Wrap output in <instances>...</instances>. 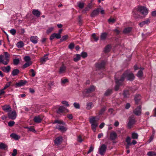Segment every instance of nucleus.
<instances>
[{"label":"nucleus","mask_w":156,"mask_h":156,"mask_svg":"<svg viewBox=\"0 0 156 156\" xmlns=\"http://www.w3.org/2000/svg\"><path fill=\"white\" fill-rule=\"evenodd\" d=\"M135 78L134 74L129 70H127L125 71L122 75L120 80L121 81H123L125 79L126 80L132 81Z\"/></svg>","instance_id":"1"},{"label":"nucleus","mask_w":156,"mask_h":156,"mask_svg":"<svg viewBox=\"0 0 156 156\" xmlns=\"http://www.w3.org/2000/svg\"><path fill=\"white\" fill-rule=\"evenodd\" d=\"M137 9V10H134L133 12L134 16L136 19L139 18L140 16L138 15V13H137L138 12H140L142 15L144 16L147 15L148 13L147 9L144 6H139Z\"/></svg>","instance_id":"2"},{"label":"nucleus","mask_w":156,"mask_h":156,"mask_svg":"<svg viewBox=\"0 0 156 156\" xmlns=\"http://www.w3.org/2000/svg\"><path fill=\"white\" fill-rule=\"evenodd\" d=\"M90 122L91 124L92 130L94 132H95L96 127L98 125V121L95 119V118H91L90 119Z\"/></svg>","instance_id":"3"},{"label":"nucleus","mask_w":156,"mask_h":156,"mask_svg":"<svg viewBox=\"0 0 156 156\" xmlns=\"http://www.w3.org/2000/svg\"><path fill=\"white\" fill-rule=\"evenodd\" d=\"M69 110L63 106H59L56 110L57 113L60 115L64 114L65 113L68 112Z\"/></svg>","instance_id":"4"},{"label":"nucleus","mask_w":156,"mask_h":156,"mask_svg":"<svg viewBox=\"0 0 156 156\" xmlns=\"http://www.w3.org/2000/svg\"><path fill=\"white\" fill-rule=\"evenodd\" d=\"M107 146L105 144H102L100 146L98 149L99 154L101 155H104L106 151Z\"/></svg>","instance_id":"5"},{"label":"nucleus","mask_w":156,"mask_h":156,"mask_svg":"<svg viewBox=\"0 0 156 156\" xmlns=\"http://www.w3.org/2000/svg\"><path fill=\"white\" fill-rule=\"evenodd\" d=\"M115 80L116 85L114 89L115 91H117L119 90L120 86L122 85L123 81H121L120 80V79H118L116 78H115Z\"/></svg>","instance_id":"6"},{"label":"nucleus","mask_w":156,"mask_h":156,"mask_svg":"<svg viewBox=\"0 0 156 156\" xmlns=\"http://www.w3.org/2000/svg\"><path fill=\"white\" fill-rule=\"evenodd\" d=\"M106 63V61L103 60L100 63H96V66L99 69L104 68L105 67Z\"/></svg>","instance_id":"7"},{"label":"nucleus","mask_w":156,"mask_h":156,"mask_svg":"<svg viewBox=\"0 0 156 156\" xmlns=\"http://www.w3.org/2000/svg\"><path fill=\"white\" fill-rule=\"evenodd\" d=\"M2 110L5 112L9 113L12 111V108L9 105H5L2 106Z\"/></svg>","instance_id":"8"},{"label":"nucleus","mask_w":156,"mask_h":156,"mask_svg":"<svg viewBox=\"0 0 156 156\" xmlns=\"http://www.w3.org/2000/svg\"><path fill=\"white\" fill-rule=\"evenodd\" d=\"M133 113L136 116H140L141 112V106L139 105L134 109L133 111Z\"/></svg>","instance_id":"9"},{"label":"nucleus","mask_w":156,"mask_h":156,"mask_svg":"<svg viewBox=\"0 0 156 156\" xmlns=\"http://www.w3.org/2000/svg\"><path fill=\"white\" fill-rule=\"evenodd\" d=\"M27 81L26 80H21L19 82L16 83L15 85V87H20L25 85Z\"/></svg>","instance_id":"10"},{"label":"nucleus","mask_w":156,"mask_h":156,"mask_svg":"<svg viewBox=\"0 0 156 156\" xmlns=\"http://www.w3.org/2000/svg\"><path fill=\"white\" fill-rule=\"evenodd\" d=\"M100 9L98 8L94 10L90 14L91 16L92 17H94L98 16L100 12Z\"/></svg>","instance_id":"11"},{"label":"nucleus","mask_w":156,"mask_h":156,"mask_svg":"<svg viewBox=\"0 0 156 156\" xmlns=\"http://www.w3.org/2000/svg\"><path fill=\"white\" fill-rule=\"evenodd\" d=\"M0 69L4 72L8 73L11 70V67L9 65L6 67L5 66L1 67H0Z\"/></svg>","instance_id":"12"},{"label":"nucleus","mask_w":156,"mask_h":156,"mask_svg":"<svg viewBox=\"0 0 156 156\" xmlns=\"http://www.w3.org/2000/svg\"><path fill=\"white\" fill-rule=\"evenodd\" d=\"M55 37L57 39H60L61 37V35H59V34H58V33H53L51 35L50 37V40L51 41Z\"/></svg>","instance_id":"13"},{"label":"nucleus","mask_w":156,"mask_h":156,"mask_svg":"<svg viewBox=\"0 0 156 156\" xmlns=\"http://www.w3.org/2000/svg\"><path fill=\"white\" fill-rule=\"evenodd\" d=\"M62 138L61 136H59L56 138L54 141L55 145L57 146L59 145L62 143Z\"/></svg>","instance_id":"14"},{"label":"nucleus","mask_w":156,"mask_h":156,"mask_svg":"<svg viewBox=\"0 0 156 156\" xmlns=\"http://www.w3.org/2000/svg\"><path fill=\"white\" fill-rule=\"evenodd\" d=\"M66 67L63 64L60 67L59 71V74H62L65 73L66 70Z\"/></svg>","instance_id":"15"},{"label":"nucleus","mask_w":156,"mask_h":156,"mask_svg":"<svg viewBox=\"0 0 156 156\" xmlns=\"http://www.w3.org/2000/svg\"><path fill=\"white\" fill-rule=\"evenodd\" d=\"M135 122V120L133 119H131L128 122V127L129 128H131Z\"/></svg>","instance_id":"16"},{"label":"nucleus","mask_w":156,"mask_h":156,"mask_svg":"<svg viewBox=\"0 0 156 156\" xmlns=\"http://www.w3.org/2000/svg\"><path fill=\"white\" fill-rule=\"evenodd\" d=\"M123 95L124 98H129L130 95L129 90H124L123 91Z\"/></svg>","instance_id":"17"},{"label":"nucleus","mask_w":156,"mask_h":156,"mask_svg":"<svg viewBox=\"0 0 156 156\" xmlns=\"http://www.w3.org/2000/svg\"><path fill=\"white\" fill-rule=\"evenodd\" d=\"M30 41L34 44H36L38 42V37L37 36H32L30 37Z\"/></svg>","instance_id":"18"},{"label":"nucleus","mask_w":156,"mask_h":156,"mask_svg":"<svg viewBox=\"0 0 156 156\" xmlns=\"http://www.w3.org/2000/svg\"><path fill=\"white\" fill-rule=\"evenodd\" d=\"M117 137V134L115 132H113L111 133L110 139L111 140H114Z\"/></svg>","instance_id":"19"},{"label":"nucleus","mask_w":156,"mask_h":156,"mask_svg":"<svg viewBox=\"0 0 156 156\" xmlns=\"http://www.w3.org/2000/svg\"><path fill=\"white\" fill-rule=\"evenodd\" d=\"M113 93V89H108L104 94V95L107 96Z\"/></svg>","instance_id":"20"},{"label":"nucleus","mask_w":156,"mask_h":156,"mask_svg":"<svg viewBox=\"0 0 156 156\" xmlns=\"http://www.w3.org/2000/svg\"><path fill=\"white\" fill-rule=\"evenodd\" d=\"M150 20L149 19H147L146 20L140 23L139 24L141 27H142L145 24H148L150 23Z\"/></svg>","instance_id":"21"},{"label":"nucleus","mask_w":156,"mask_h":156,"mask_svg":"<svg viewBox=\"0 0 156 156\" xmlns=\"http://www.w3.org/2000/svg\"><path fill=\"white\" fill-rule=\"evenodd\" d=\"M56 128L62 132L65 131L67 130L66 128L63 126L58 125L56 126Z\"/></svg>","instance_id":"22"},{"label":"nucleus","mask_w":156,"mask_h":156,"mask_svg":"<svg viewBox=\"0 0 156 156\" xmlns=\"http://www.w3.org/2000/svg\"><path fill=\"white\" fill-rule=\"evenodd\" d=\"M141 99V96L140 94H138L135 95L134 100L136 104H138L139 102Z\"/></svg>","instance_id":"23"},{"label":"nucleus","mask_w":156,"mask_h":156,"mask_svg":"<svg viewBox=\"0 0 156 156\" xmlns=\"http://www.w3.org/2000/svg\"><path fill=\"white\" fill-rule=\"evenodd\" d=\"M32 13L35 16L37 17H39L41 15L40 12L38 10H36L35 9L33 10L32 11Z\"/></svg>","instance_id":"24"},{"label":"nucleus","mask_w":156,"mask_h":156,"mask_svg":"<svg viewBox=\"0 0 156 156\" xmlns=\"http://www.w3.org/2000/svg\"><path fill=\"white\" fill-rule=\"evenodd\" d=\"M3 56L2 55H0V62L2 63L5 65H7L9 61V59H6V61H4L2 59Z\"/></svg>","instance_id":"25"},{"label":"nucleus","mask_w":156,"mask_h":156,"mask_svg":"<svg viewBox=\"0 0 156 156\" xmlns=\"http://www.w3.org/2000/svg\"><path fill=\"white\" fill-rule=\"evenodd\" d=\"M20 73V70L18 69H13L12 72V75L13 76L18 75Z\"/></svg>","instance_id":"26"},{"label":"nucleus","mask_w":156,"mask_h":156,"mask_svg":"<svg viewBox=\"0 0 156 156\" xmlns=\"http://www.w3.org/2000/svg\"><path fill=\"white\" fill-rule=\"evenodd\" d=\"M132 30V27H128L125 28L123 30V32L125 34H127L131 32Z\"/></svg>","instance_id":"27"},{"label":"nucleus","mask_w":156,"mask_h":156,"mask_svg":"<svg viewBox=\"0 0 156 156\" xmlns=\"http://www.w3.org/2000/svg\"><path fill=\"white\" fill-rule=\"evenodd\" d=\"M111 48L110 45L109 44L107 45L104 48V52L105 53L109 52Z\"/></svg>","instance_id":"28"},{"label":"nucleus","mask_w":156,"mask_h":156,"mask_svg":"<svg viewBox=\"0 0 156 156\" xmlns=\"http://www.w3.org/2000/svg\"><path fill=\"white\" fill-rule=\"evenodd\" d=\"M107 35L108 34L106 32H104L101 33L100 36L101 39L102 40H105Z\"/></svg>","instance_id":"29"},{"label":"nucleus","mask_w":156,"mask_h":156,"mask_svg":"<svg viewBox=\"0 0 156 156\" xmlns=\"http://www.w3.org/2000/svg\"><path fill=\"white\" fill-rule=\"evenodd\" d=\"M95 90V87L93 86H91L89 88L86 89V93H89Z\"/></svg>","instance_id":"30"},{"label":"nucleus","mask_w":156,"mask_h":156,"mask_svg":"<svg viewBox=\"0 0 156 156\" xmlns=\"http://www.w3.org/2000/svg\"><path fill=\"white\" fill-rule=\"evenodd\" d=\"M8 114L9 117H16L17 116L16 112L15 111L8 113Z\"/></svg>","instance_id":"31"},{"label":"nucleus","mask_w":156,"mask_h":156,"mask_svg":"<svg viewBox=\"0 0 156 156\" xmlns=\"http://www.w3.org/2000/svg\"><path fill=\"white\" fill-rule=\"evenodd\" d=\"M10 136L16 140H18L20 138V136H19L13 133L10 135Z\"/></svg>","instance_id":"32"},{"label":"nucleus","mask_w":156,"mask_h":156,"mask_svg":"<svg viewBox=\"0 0 156 156\" xmlns=\"http://www.w3.org/2000/svg\"><path fill=\"white\" fill-rule=\"evenodd\" d=\"M23 108L25 111L30 113H32L33 109V108L32 107H30L29 108L27 107H24Z\"/></svg>","instance_id":"33"},{"label":"nucleus","mask_w":156,"mask_h":156,"mask_svg":"<svg viewBox=\"0 0 156 156\" xmlns=\"http://www.w3.org/2000/svg\"><path fill=\"white\" fill-rule=\"evenodd\" d=\"M16 45L18 48H21L24 46V44L23 41H20L17 43Z\"/></svg>","instance_id":"34"},{"label":"nucleus","mask_w":156,"mask_h":156,"mask_svg":"<svg viewBox=\"0 0 156 156\" xmlns=\"http://www.w3.org/2000/svg\"><path fill=\"white\" fill-rule=\"evenodd\" d=\"M80 55L79 54L76 55V57L73 58V60L75 62H77L80 59Z\"/></svg>","instance_id":"35"},{"label":"nucleus","mask_w":156,"mask_h":156,"mask_svg":"<svg viewBox=\"0 0 156 156\" xmlns=\"http://www.w3.org/2000/svg\"><path fill=\"white\" fill-rule=\"evenodd\" d=\"M147 155L148 156H156V152L154 151H150L147 153Z\"/></svg>","instance_id":"36"},{"label":"nucleus","mask_w":156,"mask_h":156,"mask_svg":"<svg viewBox=\"0 0 156 156\" xmlns=\"http://www.w3.org/2000/svg\"><path fill=\"white\" fill-rule=\"evenodd\" d=\"M78 6L80 9H83L84 6V3H82L81 2H78L77 3Z\"/></svg>","instance_id":"37"},{"label":"nucleus","mask_w":156,"mask_h":156,"mask_svg":"<svg viewBox=\"0 0 156 156\" xmlns=\"http://www.w3.org/2000/svg\"><path fill=\"white\" fill-rule=\"evenodd\" d=\"M138 135L136 133H133L132 134L131 137L133 139H137L138 138Z\"/></svg>","instance_id":"38"},{"label":"nucleus","mask_w":156,"mask_h":156,"mask_svg":"<svg viewBox=\"0 0 156 156\" xmlns=\"http://www.w3.org/2000/svg\"><path fill=\"white\" fill-rule=\"evenodd\" d=\"M31 64L32 63L30 62H27L23 66V68L25 69L31 65Z\"/></svg>","instance_id":"39"},{"label":"nucleus","mask_w":156,"mask_h":156,"mask_svg":"<svg viewBox=\"0 0 156 156\" xmlns=\"http://www.w3.org/2000/svg\"><path fill=\"white\" fill-rule=\"evenodd\" d=\"M7 147V145H6L5 144L2 143H0V148L5 149Z\"/></svg>","instance_id":"40"},{"label":"nucleus","mask_w":156,"mask_h":156,"mask_svg":"<svg viewBox=\"0 0 156 156\" xmlns=\"http://www.w3.org/2000/svg\"><path fill=\"white\" fill-rule=\"evenodd\" d=\"M42 119L41 118H34V120L35 122L39 123L41 122Z\"/></svg>","instance_id":"41"},{"label":"nucleus","mask_w":156,"mask_h":156,"mask_svg":"<svg viewBox=\"0 0 156 156\" xmlns=\"http://www.w3.org/2000/svg\"><path fill=\"white\" fill-rule=\"evenodd\" d=\"M20 62V60L19 58H15L13 59V63L14 65L17 66Z\"/></svg>","instance_id":"42"},{"label":"nucleus","mask_w":156,"mask_h":156,"mask_svg":"<svg viewBox=\"0 0 156 156\" xmlns=\"http://www.w3.org/2000/svg\"><path fill=\"white\" fill-rule=\"evenodd\" d=\"M143 72L142 70H139L137 74V76L139 77H141L143 75Z\"/></svg>","instance_id":"43"},{"label":"nucleus","mask_w":156,"mask_h":156,"mask_svg":"<svg viewBox=\"0 0 156 156\" xmlns=\"http://www.w3.org/2000/svg\"><path fill=\"white\" fill-rule=\"evenodd\" d=\"M53 124L55 123H58V124H64L65 123L64 122L61 120H55L54 122H53Z\"/></svg>","instance_id":"44"},{"label":"nucleus","mask_w":156,"mask_h":156,"mask_svg":"<svg viewBox=\"0 0 156 156\" xmlns=\"http://www.w3.org/2000/svg\"><path fill=\"white\" fill-rule=\"evenodd\" d=\"M92 103L90 102L87 104L86 105V108L88 110L92 108Z\"/></svg>","instance_id":"45"},{"label":"nucleus","mask_w":156,"mask_h":156,"mask_svg":"<svg viewBox=\"0 0 156 156\" xmlns=\"http://www.w3.org/2000/svg\"><path fill=\"white\" fill-rule=\"evenodd\" d=\"M68 36L67 34L63 36L60 40V41L62 42L66 40L68 38Z\"/></svg>","instance_id":"46"},{"label":"nucleus","mask_w":156,"mask_h":156,"mask_svg":"<svg viewBox=\"0 0 156 156\" xmlns=\"http://www.w3.org/2000/svg\"><path fill=\"white\" fill-rule=\"evenodd\" d=\"M77 140L78 142L81 143L83 141V139L82 138L81 135H79L77 136Z\"/></svg>","instance_id":"47"},{"label":"nucleus","mask_w":156,"mask_h":156,"mask_svg":"<svg viewBox=\"0 0 156 156\" xmlns=\"http://www.w3.org/2000/svg\"><path fill=\"white\" fill-rule=\"evenodd\" d=\"M106 109V108L105 107H103L98 112L99 115H101L105 111Z\"/></svg>","instance_id":"48"},{"label":"nucleus","mask_w":156,"mask_h":156,"mask_svg":"<svg viewBox=\"0 0 156 156\" xmlns=\"http://www.w3.org/2000/svg\"><path fill=\"white\" fill-rule=\"evenodd\" d=\"M78 21L79 25L80 26L82 24L83 20L80 16H78Z\"/></svg>","instance_id":"49"},{"label":"nucleus","mask_w":156,"mask_h":156,"mask_svg":"<svg viewBox=\"0 0 156 156\" xmlns=\"http://www.w3.org/2000/svg\"><path fill=\"white\" fill-rule=\"evenodd\" d=\"M131 138L129 136H127L126 140V142L128 145H130L131 144Z\"/></svg>","instance_id":"50"},{"label":"nucleus","mask_w":156,"mask_h":156,"mask_svg":"<svg viewBox=\"0 0 156 156\" xmlns=\"http://www.w3.org/2000/svg\"><path fill=\"white\" fill-rule=\"evenodd\" d=\"M24 60L27 62H30L29 61L31 59L30 56H26L24 58Z\"/></svg>","instance_id":"51"},{"label":"nucleus","mask_w":156,"mask_h":156,"mask_svg":"<svg viewBox=\"0 0 156 156\" xmlns=\"http://www.w3.org/2000/svg\"><path fill=\"white\" fill-rule=\"evenodd\" d=\"M80 56L83 58H85L87 57V52H83L81 53Z\"/></svg>","instance_id":"52"},{"label":"nucleus","mask_w":156,"mask_h":156,"mask_svg":"<svg viewBox=\"0 0 156 156\" xmlns=\"http://www.w3.org/2000/svg\"><path fill=\"white\" fill-rule=\"evenodd\" d=\"M73 106L76 109H79L80 108V104L78 103L74 102L73 104Z\"/></svg>","instance_id":"53"},{"label":"nucleus","mask_w":156,"mask_h":156,"mask_svg":"<svg viewBox=\"0 0 156 156\" xmlns=\"http://www.w3.org/2000/svg\"><path fill=\"white\" fill-rule=\"evenodd\" d=\"M108 21L109 23H114L116 21V20L114 18H110L108 20Z\"/></svg>","instance_id":"54"},{"label":"nucleus","mask_w":156,"mask_h":156,"mask_svg":"<svg viewBox=\"0 0 156 156\" xmlns=\"http://www.w3.org/2000/svg\"><path fill=\"white\" fill-rule=\"evenodd\" d=\"M48 59V57L42 58L41 59L40 62L42 63H44Z\"/></svg>","instance_id":"55"},{"label":"nucleus","mask_w":156,"mask_h":156,"mask_svg":"<svg viewBox=\"0 0 156 156\" xmlns=\"http://www.w3.org/2000/svg\"><path fill=\"white\" fill-rule=\"evenodd\" d=\"M92 37L94 39L95 41H97L98 40V37H96V34L93 33L92 35Z\"/></svg>","instance_id":"56"},{"label":"nucleus","mask_w":156,"mask_h":156,"mask_svg":"<svg viewBox=\"0 0 156 156\" xmlns=\"http://www.w3.org/2000/svg\"><path fill=\"white\" fill-rule=\"evenodd\" d=\"M75 45L73 43H71L69 45L68 47L70 49H73Z\"/></svg>","instance_id":"57"},{"label":"nucleus","mask_w":156,"mask_h":156,"mask_svg":"<svg viewBox=\"0 0 156 156\" xmlns=\"http://www.w3.org/2000/svg\"><path fill=\"white\" fill-rule=\"evenodd\" d=\"M54 29L53 27H50L48 28L47 30V33L48 34H49Z\"/></svg>","instance_id":"58"},{"label":"nucleus","mask_w":156,"mask_h":156,"mask_svg":"<svg viewBox=\"0 0 156 156\" xmlns=\"http://www.w3.org/2000/svg\"><path fill=\"white\" fill-rule=\"evenodd\" d=\"M4 53L5 56V59H9V55L8 53L7 52H5Z\"/></svg>","instance_id":"59"},{"label":"nucleus","mask_w":156,"mask_h":156,"mask_svg":"<svg viewBox=\"0 0 156 156\" xmlns=\"http://www.w3.org/2000/svg\"><path fill=\"white\" fill-rule=\"evenodd\" d=\"M28 131L32 132H36L35 129H34V127L33 126H30V127H29Z\"/></svg>","instance_id":"60"},{"label":"nucleus","mask_w":156,"mask_h":156,"mask_svg":"<svg viewBox=\"0 0 156 156\" xmlns=\"http://www.w3.org/2000/svg\"><path fill=\"white\" fill-rule=\"evenodd\" d=\"M10 33L13 35H15L16 33V31L14 29H12L10 30Z\"/></svg>","instance_id":"61"},{"label":"nucleus","mask_w":156,"mask_h":156,"mask_svg":"<svg viewBox=\"0 0 156 156\" xmlns=\"http://www.w3.org/2000/svg\"><path fill=\"white\" fill-rule=\"evenodd\" d=\"M17 154V150L16 149H14L13 150V152L12 154V156H16Z\"/></svg>","instance_id":"62"},{"label":"nucleus","mask_w":156,"mask_h":156,"mask_svg":"<svg viewBox=\"0 0 156 156\" xmlns=\"http://www.w3.org/2000/svg\"><path fill=\"white\" fill-rule=\"evenodd\" d=\"M62 103L63 104L65 105L66 106L68 107L69 106V105L67 101H62Z\"/></svg>","instance_id":"63"},{"label":"nucleus","mask_w":156,"mask_h":156,"mask_svg":"<svg viewBox=\"0 0 156 156\" xmlns=\"http://www.w3.org/2000/svg\"><path fill=\"white\" fill-rule=\"evenodd\" d=\"M15 122L14 121H10L8 123V126H12L14 124Z\"/></svg>","instance_id":"64"}]
</instances>
